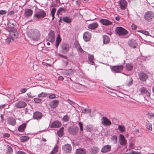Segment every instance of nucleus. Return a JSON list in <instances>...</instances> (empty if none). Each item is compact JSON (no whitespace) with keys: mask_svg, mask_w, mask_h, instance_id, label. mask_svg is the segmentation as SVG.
Listing matches in <instances>:
<instances>
[{"mask_svg":"<svg viewBox=\"0 0 154 154\" xmlns=\"http://www.w3.org/2000/svg\"><path fill=\"white\" fill-rule=\"evenodd\" d=\"M27 35L31 40L34 41H37L39 39L40 34L39 31L35 29H31L27 32Z\"/></svg>","mask_w":154,"mask_h":154,"instance_id":"1","label":"nucleus"},{"mask_svg":"<svg viewBox=\"0 0 154 154\" xmlns=\"http://www.w3.org/2000/svg\"><path fill=\"white\" fill-rule=\"evenodd\" d=\"M139 91L140 94L144 96L145 99L147 101L148 99H149L150 95V91L148 90L146 88L144 87H142L139 89Z\"/></svg>","mask_w":154,"mask_h":154,"instance_id":"2","label":"nucleus"},{"mask_svg":"<svg viewBox=\"0 0 154 154\" xmlns=\"http://www.w3.org/2000/svg\"><path fill=\"white\" fill-rule=\"evenodd\" d=\"M46 16V13L42 9H39L34 14L33 17L36 20L43 19Z\"/></svg>","mask_w":154,"mask_h":154,"instance_id":"3","label":"nucleus"},{"mask_svg":"<svg viewBox=\"0 0 154 154\" xmlns=\"http://www.w3.org/2000/svg\"><path fill=\"white\" fill-rule=\"evenodd\" d=\"M144 19L148 22L151 21L154 18V14L152 11H148L145 13L144 15Z\"/></svg>","mask_w":154,"mask_h":154,"instance_id":"4","label":"nucleus"},{"mask_svg":"<svg viewBox=\"0 0 154 154\" xmlns=\"http://www.w3.org/2000/svg\"><path fill=\"white\" fill-rule=\"evenodd\" d=\"M124 68L122 65H116L111 66L110 69L112 72L114 73H120Z\"/></svg>","mask_w":154,"mask_h":154,"instance_id":"5","label":"nucleus"},{"mask_svg":"<svg viewBox=\"0 0 154 154\" xmlns=\"http://www.w3.org/2000/svg\"><path fill=\"white\" fill-rule=\"evenodd\" d=\"M116 34L119 36L126 35L128 33V32L124 28L121 27H117L115 29Z\"/></svg>","mask_w":154,"mask_h":154,"instance_id":"6","label":"nucleus"},{"mask_svg":"<svg viewBox=\"0 0 154 154\" xmlns=\"http://www.w3.org/2000/svg\"><path fill=\"white\" fill-rule=\"evenodd\" d=\"M55 38L54 32L53 31L51 30L48 34V38L46 39V41L53 43L55 41Z\"/></svg>","mask_w":154,"mask_h":154,"instance_id":"7","label":"nucleus"},{"mask_svg":"<svg viewBox=\"0 0 154 154\" xmlns=\"http://www.w3.org/2000/svg\"><path fill=\"white\" fill-rule=\"evenodd\" d=\"M27 106L26 103L22 101H20L16 103L14 106L17 109H21Z\"/></svg>","mask_w":154,"mask_h":154,"instance_id":"8","label":"nucleus"},{"mask_svg":"<svg viewBox=\"0 0 154 154\" xmlns=\"http://www.w3.org/2000/svg\"><path fill=\"white\" fill-rule=\"evenodd\" d=\"M101 124L105 126L110 125L111 123L110 120L106 117H103L101 119Z\"/></svg>","mask_w":154,"mask_h":154,"instance_id":"9","label":"nucleus"},{"mask_svg":"<svg viewBox=\"0 0 154 154\" xmlns=\"http://www.w3.org/2000/svg\"><path fill=\"white\" fill-rule=\"evenodd\" d=\"M61 51L64 54L66 53L69 49V45L66 43H63L61 45Z\"/></svg>","mask_w":154,"mask_h":154,"instance_id":"10","label":"nucleus"},{"mask_svg":"<svg viewBox=\"0 0 154 154\" xmlns=\"http://www.w3.org/2000/svg\"><path fill=\"white\" fill-rule=\"evenodd\" d=\"M62 150L65 153H67L70 152L72 150V147L69 144H66L62 146Z\"/></svg>","mask_w":154,"mask_h":154,"instance_id":"11","label":"nucleus"},{"mask_svg":"<svg viewBox=\"0 0 154 154\" xmlns=\"http://www.w3.org/2000/svg\"><path fill=\"white\" fill-rule=\"evenodd\" d=\"M79 129L78 127L75 126L73 128L69 127L68 129V132L70 134L75 135L77 134Z\"/></svg>","mask_w":154,"mask_h":154,"instance_id":"12","label":"nucleus"},{"mask_svg":"<svg viewBox=\"0 0 154 154\" xmlns=\"http://www.w3.org/2000/svg\"><path fill=\"white\" fill-rule=\"evenodd\" d=\"M139 79L142 81H146L148 78V75L146 73L141 72L138 75Z\"/></svg>","mask_w":154,"mask_h":154,"instance_id":"13","label":"nucleus"},{"mask_svg":"<svg viewBox=\"0 0 154 154\" xmlns=\"http://www.w3.org/2000/svg\"><path fill=\"white\" fill-rule=\"evenodd\" d=\"M118 3L120 8L122 10H125L127 6V3L125 0H121L118 2Z\"/></svg>","mask_w":154,"mask_h":154,"instance_id":"14","label":"nucleus"},{"mask_svg":"<svg viewBox=\"0 0 154 154\" xmlns=\"http://www.w3.org/2000/svg\"><path fill=\"white\" fill-rule=\"evenodd\" d=\"M33 11L30 9H26L24 11V17L25 18H28L31 16L32 14Z\"/></svg>","mask_w":154,"mask_h":154,"instance_id":"15","label":"nucleus"},{"mask_svg":"<svg viewBox=\"0 0 154 154\" xmlns=\"http://www.w3.org/2000/svg\"><path fill=\"white\" fill-rule=\"evenodd\" d=\"M59 103V100H55L50 102L49 103V105L51 107L54 109L58 106Z\"/></svg>","mask_w":154,"mask_h":154,"instance_id":"16","label":"nucleus"},{"mask_svg":"<svg viewBox=\"0 0 154 154\" xmlns=\"http://www.w3.org/2000/svg\"><path fill=\"white\" fill-rule=\"evenodd\" d=\"M15 22V21H14V23L10 21L8 22L7 23L8 27L7 28L9 32L13 29H16L14 28L16 26L15 24L14 23Z\"/></svg>","mask_w":154,"mask_h":154,"instance_id":"17","label":"nucleus"},{"mask_svg":"<svg viewBox=\"0 0 154 154\" xmlns=\"http://www.w3.org/2000/svg\"><path fill=\"white\" fill-rule=\"evenodd\" d=\"M42 116V114L41 112L38 111L35 112L33 114V118L36 120L40 119Z\"/></svg>","mask_w":154,"mask_h":154,"instance_id":"18","label":"nucleus"},{"mask_svg":"<svg viewBox=\"0 0 154 154\" xmlns=\"http://www.w3.org/2000/svg\"><path fill=\"white\" fill-rule=\"evenodd\" d=\"M119 141L120 144L122 146L125 145L127 143L124 136L122 134H120Z\"/></svg>","mask_w":154,"mask_h":154,"instance_id":"19","label":"nucleus"},{"mask_svg":"<svg viewBox=\"0 0 154 154\" xmlns=\"http://www.w3.org/2000/svg\"><path fill=\"white\" fill-rule=\"evenodd\" d=\"M91 34L88 32H86L83 34V39L86 42L89 41L90 39Z\"/></svg>","mask_w":154,"mask_h":154,"instance_id":"20","label":"nucleus"},{"mask_svg":"<svg viewBox=\"0 0 154 154\" xmlns=\"http://www.w3.org/2000/svg\"><path fill=\"white\" fill-rule=\"evenodd\" d=\"M128 44L129 46L132 48H135L137 46V43L136 41L134 40L129 41L128 42Z\"/></svg>","mask_w":154,"mask_h":154,"instance_id":"21","label":"nucleus"},{"mask_svg":"<svg viewBox=\"0 0 154 154\" xmlns=\"http://www.w3.org/2000/svg\"><path fill=\"white\" fill-rule=\"evenodd\" d=\"M111 146L107 145L104 146L101 150V152L103 153H106L109 151L111 149Z\"/></svg>","mask_w":154,"mask_h":154,"instance_id":"22","label":"nucleus"},{"mask_svg":"<svg viewBox=\"0 0 154 154\" xmlns=\"http://www.w3.org/2000/svg\"><path fill=\"white\" fill-rule=\"evenodd\" d=\"M100 22L102 24L106 26L110 25L112 22L109 20L106 19H101L100 21Z\"/></svg>","mask_w":154,"mask_h":154,"instance_id":"23","label":"nucleus"},{"mask_svg":"<svg viewBox=\"0 0 154 154\" xmlns=\"http://www.w3.org/2000/svg\"><path fill=\"white\" fill-rule=\"evenodd\" d=\"M7 122L8 124L13 126L16 124V120L14 118L10 117L7 119Z\"/></svg>","mask_w":154,"mask_h":154,"instance_id":"24","label":"nucleus"},{"mask_svg":"<svg viewBox=\"0 0 154 154\" xmlns=\"http://www.w3.org/2000/svg\"><path fill=\"white\" fill-rule=\"evenodd\" d=\"M61 126L60 122L58 121H55L53 122L51 125V127L53 128H57Z\"/></svg>","mask_w":154,"mask_h":154,"instance_id":"25","label":"nucleus"},{"mask_svg":"<svg viewBox=\"0 0 154 154\" xmlns=\"http://www.w3.org/2000/svg\"><path fill=\"white\" fill-rule=\"evenodd\" d=\"M10 37H14V38H17L18 37V34L16 29L10 31Z\"/></svg>","mask_w":154,"mask_h":154,"instance_id":"26","label":"nucleus"},{"mask_svg":"<svg viewBox=\"0 0 154 154\" xmlns=\"http://www.w3.org/2000/svg\"><path fill=\"white\" fill-rule=\"evenodd\" d=\"M98 26V24L97 23H94L90 24L88 26V27L89 29H94L97 28Z\"/></svg>","mask_w":154,"mask_h":154,"instance_id":"27","label":"nucleus"},{"mask_svg":"<svg viewBox=\"0 0 154 154\" xmlns=\"http://www.w3.org/2000/svg\"><path fill=\"white\" fill-rule=\"evenodd\" d=\"M98 148L96 147H93L90 149V152L92 154H95L99 151Z\"/></svg>","mask_w":154,"mask_h":154,"instance_id":"28","label":"nucleus"},{"mask_svg":"<svg viewBox=\"0 0 154 154\" xmlns=\"http://www.w3.org/2000/svg\"><path fill=\"white\" fill-rule=\"evenodd\" d=\"M103 43L104 44H107L110 42V39L109 37L106 35H104L103 36Z\"/></svg>","mask_w":154,"mask_h":154,"instance_id":"29","label":"nucleus"},{"mask_svg":"<svg viewBox=\"0 0 154 154\" xmlns=\"http://www.w3.org/2000/svg\"><path fill=\"white\" fill-rule=\"evenodd\" d=\"M86 153L85 150L83 149H77L75 154H85Z\"/></svg>","mask_w":154,"mask_h":154,"instance_id":"30","label":"nucleus"},{"mask_svg":"<svg viewBox=\"0 0 154 154\" xmlns=\"http://www.w3.org/2000/svg\"><path fill=\"white\" fill-rule=\"evenodd\" d=\"M88 58L90 63L92 65H94V57L93 55L89 54L88 56Z\"/></svg>","mask_w":154,"mask_h":154,"instance_id":"31","label":"nucleus"},{"mask_svg":"<svg viewBox=\"0 0 154 154\" xmlns=\"http://www.w3.org/2000/svg\"><path fill=\"white\" fill-rule=\"evenodd\" d=\"M61 38L59 35H58L57 37L55 45L56 48H57L59 46V43L61 42Z\"/></svg>","mask_w":154,"mask_h":154,"instance_id":"32","label":"nucleus"},{"mask_svg":"<svg viewBox=\"0 0 154 154\" xmlns=\"http://www.w3.org/2000/svg\"><path fill=\"white\" fill-rule=\"evenodd\" d=\"M64 128L63 127L61 128L60 130L57 131V134L60 137H62L63 134Z\"/></svg>","mask_w":154,"mask_h":154,"instance_id":"33","label":"nucleus"},{"mask_svg":"<svg viewBox=\"0 0 154 154\" xmlns=\"http://www.w3.org/2000/svg\"><path fill=\"white\" fill-rule=\"evenodd\" d=\"M26 126V124H23L21 125L18 128V130L19 131L23 132L24 131V129Z\"/></svg>","mask_w":154,"mask_h":154,"instance_id":"34","label":"nucleus"},{"mask_svg":"<svg viewBox=\"0 0 154 154\" xmlns=\"http://www.w3.org/2000/svg\"><path fill=\"white\" fill-rule=\"evenodd\" d=\"M29 139V137L28 136H22L20 137V141L23 142L27 141Z\"/></svg>","mask_w":154,"mask_h":154,"instance_id":"35","label":"nucleus"},{"mask_svg":"<svg viewBox=\"0 0 154 154\" xmlns=\"http://www.w3.org/2000/svg\"><path fill=\"white\" fill-rule=\"evenodd\" d=\"M111 140L114 143H116L117 140V136L116 135L112 136L111 138Z\"/></svg>","mask_w":154,"mask_h":154,"instance_id":"36","label":"nucleus"},{"mask_svg":"<svg viewBox=\"0 0 154 154\" xmlns=\"http://www.w3.org/2000/svg\"><path fill=\"white\" fill-rule=\"evenodd\" d=\"M63 20L64 22L67 23H69L71 21V19L69 17H63Z\"/></svg>","mask_w":154,"mask_h":154,"instance_id":"37","label":"nucleus"},{"mask_svg":"<svg viewBox=\"0 0 154 154\" xmlns=\"http://www.w3.org/2000/svg\"><path fill=\"white\" fill-rule=\"evenodd\" d=\"M126 67L127 70L131 71L132 69L133 66L132 65L130 64H127L126 65Z\"/></svg>","mask_w":154,"mask_h":154,"instance_id":"38","label":"nucleus"},{"mask_svg":"<svg viewBox=\"0 0 154 154\" xmlns=\"http://www.w3.org/2000/svg\"><path fill=\"white\" fill-rule=\"evenodd\" d=\"M58 147L57 145H56L52 151L51 152L52 154H55L58 151Z\"/></svg>","mask_w":154,"mask_h":154,"instance_id":"39","label":"nucleus"},{"mask_svg":"<svg viewBox=\"0 0 154 154\" xmlns=\"http://www.w3.org/2000/svg\"><path fill=\"white\" fill-rule=\"evenodd\" d=\"M118 129L122 132H124L125 131V127L122 125H119Z\"/></svg>","mask_w":154,"mask_h":154,"instance_id":"40","label":"nucleus"},{"mask_svg":"<svg viewBox=\"0 0 154 154\" xmlns=\"http://www.w3.org/2000/svg\"><path fill=\"white\" fill-rule=\"evenodd\" d=\"M12 152L13 149L12 148L11 146H8L7 153L10 154L12 153Z\"/></svg>","mask_w":154,"mask_h":154,"instance_id":"41","label":"nucleus"},{"mask_svg":"<svg viewBox=\"0 0 154 154\" xmlns=\"http://www.w3.org/2000/svg\"><path fill=\"white\" fill-rule=\"evenodd\" d=\"M129 147L130 149H136L137 148V147L135 146L134 143L132 142L130 143Z\"/></svg>","mask_w":154,"mask_h":154,"instance_id":"42","label":"nucleus"},{"mask_svg":"<svg viewBox=\"0 0 154 154\" xmlns=\"http://www.w3.org/2000/svg\"><path fill=\"white\" fill-rule=\"evenodd\" d=\"M49 94L45 93L44 92H43L42 93L39 94L38 95V96L39 97H46L47 96V95H49Z\"/></svg>","mask_w":154,"mask_h":154,"instance_id":"43","label":"nucleus"},{"mask_svg":"<svg viewBox=\"0 0 154 154\" xmlns=\"http://www.w3.org/2000/svg\"><path fill=\"white\" fill-rule=\"evenodd\" d=\"M13 38L14 37H11L9 35L6 39V42L8 43H10L13 40Z\"/></svg>","mask_w":154,"mask_h":154,"instance_id":"44","label":"nucleus"},{"mask_svg":"<svg viewBox=\"0 0 154 154\" xmlns=\"http://www.w3.org/2000/svg\"><path fill=\"white\" fill-rule=\"evenodd\" d=\"M146 126L148 130L150 131L152 130V125L151 123H149L148 122V123L147 124Z\"/></svg>","mask_w":154,"mask_h":154,"instance_id":"45","label":"nucleus"},{"mask_svg":"<svg viewBox=\"0 0 154 154\" xmlns=\"http://www.w3.org/2000/svg\"><path fill=\"white\" fill-rule=\"evenodd\" d=\"M35 102L36 103H39L41 101V99L38 98H35L34 99Z\"/></svg>","mask_w":154,"mask_h":154,"instance_id":"46","label":"nucleus"},{"mask_svg":"<svg viewBox=\"0 0 154 154\" xmlns=\"http://www.w3.org/2000/svg\"><path fill=\"white\" fill-rule=\"evenodd\" d=\"M63 120L65 122H67L69 120V118L67 115H66L63 118Z\"/></svg>","mask_w":154,"mask_h":154,"instance_id":"47","label":"nucleus"},{"mask_svg":"<svg viewBox=\"0 0 154 154\" xmlns=\"http://www.w3.org/2000/svg\"><path fill=\"white\" fill-rule=\"evenodd\" d=\"M65 10V9L63 7H61L57 11V12L59 13V12H64Z\"/></svg>","mask_w":154,"mask_h":154,"instance_id":"48","label":"nucleus"},{"mask_svg":"<svg viewBox=\"0 0 154 154\" xmlns=\"http://www.w3.org/2000/svg\"><path fill=\"white\" fill-rule=\"evenodd\" d=\"M133 83V80L132 78H130L129 79V81L127 84V85L128 86L131 85Z\"/></svg>","mask_w":154,"mask_h":154,"instance_id":"49","label":"nucleus"},{"mask_svg":"<svg viewBox=\"0 0 154 154\" xmlns=\"http://www.w3.org/2000/svg\"><path fill=\"white\" fill-rule=\"evenodd\" d=\"M79 125L80 131H83V125H82V123L80 122H79Z\"/></svg>","mask_w":154,"mask_h":154,"instance_id":"50","label":"nucleus"},{"mask_svg":"<svg viewBox=\"0 0 154 154\" xmlns=\"http://www.w3.org/2000/svg\"><path fill=\"white\" fill-rule=\"evenodd\" d=\"M56 10V9L54 7L52 8L51 11V14H55Z\"/></svg>","mask_w":154,"mask_h":154,"instance_id":"51","label":"nucleus"},{"mask_svg":"<svg viewBox=\"0 0 154 154\" xmlns=\"http://www.w3.org/2000/svg\"><path fill=\"white\" fill-rule=\"evenodd\" d=\"M140 32H142L143 34H144L146 35H149V32L143 30Z\"/></svg>","mask_w":154,"mask_h":154,"instance_id":"52","label":"nucleus"},{"mask_svg":"<svg viewBox=\"0 0 154 154\" xmlns=\"http://www.w3.org/2000/svg\"><path fill=\"white\" fill-rule=\"evenodd\" d=\"M56 97V95L54 94L50 95L49 96V98L50 99H53Z\"/></svg>","mask_w":154,"mask_h":154,"instance_id":"53","label":"nucleus"},{"mask_svg":"<svg viewBox=\"0 0 154 154\" xmlns=\"http://www.w3.org/2000/svg\"><path fill=\"white\" fill-rule=\"evenodd\" d=\"M7 11L5 10H1L0 11V15H3L6 14Z\"/></svg>","mask_w":154,"mask_h":154,"instance_id":"54","label":"nucleus"},{"mask_svg":"<svg viewBox=\"0 0 154 154\" xmlns=\"http://www.w3.org/2000/svg\"><path fill=\"white\" fill-rule=\"evenodd\" d=\"M27 89L26 88H23L21 89L20 91L22 93H24L26 91Z\"/></svg>","mask_w":154,"mask_h":154,"instance_id":"55","label":"nucleus"},{"mask_svg":"<svg viewBox=\"0 0 154 154\" xmlns=\"http://www.w3.org/2000/svg\"><path fill=\"white\" fill-rule=\"evenodd\" d=\"M132 29L135 30L137 29V27L136 25L134 24H132L131 26Z\"/></svg>","mask_w":154,"mask_h":154,"instance_id":"56","label":"nucleus"},{"mask_svg":"<svg viewBox=\"0 0 154 154\" xmlns=\"http://www.w3.org/2000/svg\"><path fill=\"white\" fill-rule=\"evenodd\" d=\"M17 154H26L25 152H24L21 151H18L17 153Z\"/></svg>","mask_w":154,"mask_h":154,"instance_id":"57","label":"nucleus"},{"mask_svg":"<svg viewBox=\"0 0 154 154\" xmlns=\"http://www.w3.org/2000/svg\"><path fill=\"white\" fill-rule=\"evenodd\" d=\"M78 51L81 53H82L84 51L80 47H79V48H78Z\"/></svg>","mask_w":154,"mask_h":154,"instance_id":"58","label":"nucleus"},{"mask_svg":"<svg viewBox=\"0 0 154 154\" xmlns=\"http://www.w3.org/2000/svg\"><path fill=\"white\" fill-rule=\"evenodd\" d=\"M14 13V11H10L8 13V14L10 16L13 15Z\"/></svg>","mask_w":154,"mask_h":154,"instance_id":"59","label":"nucleus"},{"mask_svg":"<svg viewBox=\"0 0 154 154\" xmlns=\"http://www.w3.org/2000/svg\"><path fill=\"white\" fill-rule=\"evenodd\" d=\"M27 95L30 98H32L34 97V96L32 95L31 93H27Z\"/></svg>","mask_w":154,"mask_h":154,"instance_id":"60","label":"nucleus"},{"mask_svg":"<svg viewBox=\"0 0 154 154\" xmlns=\"http://www.w3.org/2000/svg\"><path fill=\"white\" fill-rule=\"evenodd\" d=\"M91 112V110L90 109H86V113H89Z\"/></svg>","mask_w":154,"mask_h":154,"instance_id":"61","label":"nucleus"},{"mask_svg":"<svg viewBox=\"0 0 154 154\" xmlns=\"http://www.w3.org/2000/svg\"><path fill=\"white\" fill-rule=\"evenodd\" d=\"M64 79V78L62 76H60L58 77V80H59L62 81Z\"/></svg>","mask_w":154,"mask_h":154,"instance_id":"62","label":"nucleus"},{"mask_svg":"<svg viewBox=\"0 0 154 154\" xmlns=\"http://www.w3.org/2000/svg\"><path fill=\"white\" fill-rule=\"evenodd\" d=\"M140 152H135V151H132L131 152V153H130V154H140Z\"/></svg>","mask_w":154,"mask_h":154,"instance_id":"63","label":"nucleus"},{"mask_svg":"<svg viewBox=\"0 0 154 154\" xmlns=\"http://www.w3.org/2000/svg\"><path fill=\"white\" fill-rule=\"evenodd\" d=\"M86 109H82V113H86Z\"/></svg>","mask_w":154,"mask_h":154,"instance_id":"64","label":"nucleus"}]
</instances>
